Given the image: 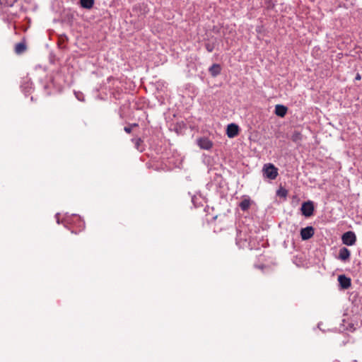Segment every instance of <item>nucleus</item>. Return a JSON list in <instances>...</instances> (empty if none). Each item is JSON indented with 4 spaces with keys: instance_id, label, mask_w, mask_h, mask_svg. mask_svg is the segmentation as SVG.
I'll use <instances>...</instances> for the list:
<instances>
[{
    "instance_id": "f257e3e1",
    "label": "nucleus",
    "mask_w": 362,
    "mask_h": 362,
    "mask_svg": "<svg viewBox=\"0 0 362 362\" xmlns=\"http://www.w3.org/2000/svg\"><path fill=\"white\" fill-rule=\"evenodd\" d=\"M264 177L270 180H274L278 175V169L272 163L264 164L263 169Z\"/></svg>"
},
{
    "instance_id": "f03ea898",
    "label": "nucleus",
    "mask_w": 362,
    "mask_h": 362,
    "mask_svg": "<svg viewBox=\"0 0 362 362\" xmlns=\"http://www.w3.org/2000/svg\"><path fill=\"white\" fill-rule=\"evenodd\" d=\"M341 240L347 246L354 245L356 241V234L353 231H347L342 235Z\"/></svg>"
},
{
    "instance_id": "7ed1b4c3",
    "label": "nucleus",
    "mask_w": 362,
    "mask_h": 362,
    "mask_svg": "<svg viewBox=\"0 0 362 362\" xmlns=\"http://www.w3.org/2000/svg\"><path fill=\"white\" fill-rule=\"evenodd\" d=\"M301 213L305 217H310L313 214L314 204L312 201L305 202L301 206Z\"/></svg>"
},
{
    "instance_id": "20e7f679",
    "label": "nucleus",
    "mask_w": 362,
    "mask_h": 362,
    "mask_svg": "<svg viewBox=\"0 0 362 362\" xmlns=\"http://www.w3.org/2000/svg\"><path fill=\"white\" fill-rule=\"evenodd\" d=\"M315 231L313 226H307L300 230L302 240H307L314 235Z\"/></svg>"
},
{
    "instance_id": "39448f33",
    "label": "nucleus",
    "mask_w": 362,
    "mask_h": 362,
    "mask_svg": "<svg viewBox=\"0 0 362 362\" xmlns=\"http://www.w3.org/2000/svg\"><path fill=\"white\" fill-rule=\"evenodd\" d=\"M238 132H239V127L236 124L231 123L227 126L226 134L228 138H230V139L234 138L235 136H236L238 134Z\"/></svg>"
},
{
    "instance_id": "423d86ee",
    "label": "nucleus",
    "mask_w": 362,
    "mask_h": 362,
    "mask_svg": "<svg viewBox=\"0 0 362 362\" xmlns=\"http://www.w3.org/2000/svg\"><path fill=\"white\" fill-rule=\"evenodd\" d=\"M198 146L204 150H209L213 146L212 141L206 137H202L197 140Z\"/></svg>"
},
{
    "instance_id": "0eeeda50",
    "label": "nucleus",
    "mask_w": 362,
    "mask_h": 362,
    "mask_svg": "<svg viewBox=\"0 0 362 362\" xmlns=\"http://www.w3.org/2000/svg\"><path fill=\"white\" fill-rule=\"evenodd\" d=\"M338 281H339L340 287L342 289L349 288L351 284V279L347 277L344 274H341L338 276Z\"/></svg>"
},
{
    "instance_id": "6e6552de",
    "label": "nucleus",
    "mask_w": 362,
    "mask_h": 362,
    "mask_svg": "<svg viewBox=\"0 0 362 362\" xmlns=\"http://www.w3.org/2000/svg\"><path fill=\"white\" fill-rule=\"evenodd\" d=\"M288 111V107L284 105H276L274 113L276 115L284 117L286 115Z\"/></svg>"
},
{
    "instance_id": "1a4fd4ad",
    "label": "nucleus",
    "mask_w": 362,
    "mask_h": 362,
    "mask_svg": "<svg viewBox=\"0 0 362 362\" xmlns=\"http://www.w3.org/2000/svg\"><path fill=\"white\" fill-rule=\"evenodd\" d=\"M351 252L346 247H341L339 252V259L341 261L346 262L350 257Z\"/></svg>"
},
{
    "instance_id": "9d476101",
    "label": "nucleus",
    "mask_w": 362,
    "mask_h": 362,
    "mask_svg": "<svg viewBox=\"0 0 362 362\" xmlns=\"http://www.w3.org/2000/svg\"><path fill=\"white\" fill-rule=\"evenodd\" d=\"M221 66L218 64H214L209 68V72L213 77H216L221 74Z\"/></svg>"
},
{
    "instance_id": "9b49d317",
    "label": "nucleus",
    "mask_w": 362,
    "mask_h": 362,
    "mask_svg": "<svg viewBox=\"0 0 362 362\" xmlns=\"http://www.w3.org/2000/svg\"><path fill=\"white\" fill-rule=\"evenodd\" d=\"M251 204V200L249 197L245 198L239 203V207L243 211H246L249 209Z\"/></svg>"
},
{
    "instance_id": "f8f14e48",
    "label": "nucleus",
    "mask_w": 362,
    "mask_h": 362,
    "mask_svg": "<svg viewBox=\"0 0 362 362\" xmlns=\"http://www.w3.org/2000/svg\"><path fill=\"white\" fill-rule=\"evenodd\" d=\"M27 49L26 45L24 42H21L15 45V52L18 54H21L25 52Z\"/></svg>"
},
{
    "instance_id": "ddd939ff",
    "label": "nucleus",
    "mask_w": 362,
    "mask_h": 362,
    "mask_svg": "<svg viewBox=\"0 0 362 362\" xmlns=\"http://www.w3.org/2000/svg\"><path fill=\"white\" fill-rule=\"evenodd\" d=\"M80 5L86 9H90L94 5V0H80Z\"/></svg>"
},
{
    "instance_id": "4468645a",
    "label": "nucleus",
    "mask_w": 362,
    "mask_h": 362,
    "mask_svg": "<svg viewBox=\"0 0 362 362\" xmlns=\"http://www.w3.org/2000/svg\"><path fill=\"white\" fill-rule=\"evenodd\" d=\"M302 139L303 135L300 132L295 131L291 135V140L296 144L300 143L302 141Z\"/></svg>"
},
{
    "instance_id": "2eb2a0df",
    "label": "nucleus",
    "mask_w": 362,
    "mask_h": 362,
    "mask_svg": "<svg viewBox=\"0 0 362 362\" xmlns=\"http://www.w3.org/2000/svg\"><path fill=\"white\" fill-rule=\"evenodd\" d=\"M74 94H75V96L76 98L79 100V101H84L85 100V97L83 94V93L81 92H79V91H75L74 92Z\"/></svg>"
},
{
    "instance_id": "dca6fc26",
    "label": "nucleus",
    "mask_w": 362,
    "mask_h": 362,
    "mask_svg": "<svg viewBox=\"0 0 362 362\" xmlns=\"http://www.w3.org/2000/svg\"><path fill=\"white\" fill-rule=\"evenodd\" d=\"M138 126V124L136 123H134V124H132L129 126H126L124 127V130L126 133L127 134H130L132 132V127H137Z\"/></svg>"
},
{
    "instance_id": "f3484780",
    "label": "nucleus",
    "mask_w": 362,
    "mask_h": 362,
    "mask_svg": "<svg viewBox=\"0 0 362 362\" xmlns=\"http://www.w3.org/2000/svg\"><path fill=\"white\" fill-rule=\"evenodd\" d=\"M205 48L209 52H211L214 49V45L212 43L207 42L205 43Z\"/></svg>"
},
{
    "instance_id": "a211bd4d",
    "label": "nucleus",
    "mask_w": 362,
    "mask_h": 362,
    "mask_svg": "<svg viewBox=\"0 0 362 362\" xmlns=\"http://www.w3.org/2000/svg\"><path fill=\"white\" fill-rule=\"evenodd\" d=\"M215 180L218 182V187L222 186L223 177L221 175L216 174Z\"/></svg>"
},
{
    "instance_id": "6ab92c4d",
    "label": "nucleus",
    "mask_w": 362,
    "mask_h": 362,
    "mask_svg": "<svg viewBox=\"0 0 362 362\" xmlns=\"http://www.w3.org/2000/svg\"><path fill=\"white\" fill-rule=\"evenodd\" d=\"M132 141L135 144L136 148L139 149L140 144L142 143V140L140 138H137L133 139Z\"/></svg>"
},
{
    "instance_id": "aec40b11",
    "label": "nucleus",
    "mask_w": 362,
    "mask_h": 362,
    "mask_svg": "<svg viewBox=\"0 0 362 362\" xmlns=\"http://www.w3.org/2000/svg\"><path fill=\"white\" fill-rule=\"evenodd\" d=\"M286 194H287V192L285 189H284L283 191L279 190L277 192V194H279V196H281V197H286Z\"/></svg>"
},
{
    "instance_id": "412c9836",
    "label": "nucleus",
    "mask_w": 362,
    "mask_h": 362,
    "mask_svg": "<svg viewBox=\"0 0 362 362\" xmlns=\"http://www.w3.org/2000/svg\"><path fill=\"white\" fill-rule=\"evenodd\" d=\"M361 75L359 74H357L356 76H355V80L359 81V80H361Z\"/></svg>"
},
{
    "instance_id": "4be33fe9",
    "label": "nucleus",
    "mask_w": 362,
    "mask_h": 362,
    "mask_svg": "<svg viewBox=\"0 0 362 362\" xmlns=\"http://www.w3.org/2000/svg\"><path fill=\"white\" fill-rule=\"evenodd\" d=\"M59 214H58V213L55 215V217H56V218H57V223H60V222H59Z\"/></svg>"
},
{
    "instance_id": "5701e85b",
    "label": "nucleus",
    "mask_w": 362,
    "mask_h": 362,
    "mask_svg": "<svg viewBox=\"0 0 362 362\" xmlns=\"http://www.w3.org/2000/svg\"><path fill=\"white\" fill-rule=\"evenodd\" d=\"M349 327H346V329H349V330H352V329L354 330V329H355V328H354L353 325H350Z\"/></svg>"
},
{
    "instance_id": "b1692460",
    "label": "nucleus",
    "mask_w": 362,
    "mask_h": 362,
    "mask_svg": "<svg viewBox=\"0 0 362 362\" xmlns=\"http://www.w3.org/2000/svg\"><path fill=\"white\" fill-rule=\"evenodd\" d=\"M15 1H16V0H15Z\"/></svg>"
}]
</instances>
